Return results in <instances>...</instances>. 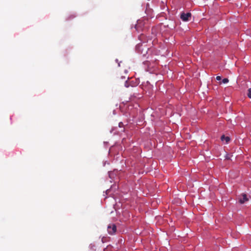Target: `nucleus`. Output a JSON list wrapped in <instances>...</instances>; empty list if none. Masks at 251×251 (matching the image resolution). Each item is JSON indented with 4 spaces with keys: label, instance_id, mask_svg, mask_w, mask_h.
Listing matches in <instances>:
<instances>
[{
    "label": "nucleus",
    "instance_id": "nucleus-1",
    "mask_svg": "<svg viewBox=\"0 0 251 251\" xmlns=\"http://www.w3.org/2000/svg\"><path fill=\"white\" fill-rule=\"evenodd\" d=\"M117 230V227L115 224H111L108 225L107 227V231L109 234L113 235L115 233Z\"/></svg>",
    "mask_w": 251,
    "mask_h": 251
},
{
    "label": "nucleus",
    "instance_id": "nucleus-2",
    "mask_svg": "<svg viewBox=\"0 0 251 251\" xmlns=\"http://www.w3.org/2000/svg\"><path fill=\"white\" fill-rule=\"evenodd\" d=\"M191 13L190 12H188L187 13L183 12L181 14L180 18L183 21H188L189 19L191 18Z\"/></svg>",
    "mask_w": 251,
    "mask_h": 251
},
{
    "label": "nucleus",
    "instance_id": "nucleus-3",
    "mask_svg": "<svg viewBox=\"0 0 251 251\" xmlns=\"http://www.w3.org/2000/svg\"><path fill=\"white\" fill-rule=\"evenodd\" d=\"M248 200L247 195L246 194H243L242 198L239 200V201L241 203H244L245 202Z\"/></svg>",
    "mask_w": 251,
    "mask_h": 251
},
{
    "label": "nucleus",
    "instance_id": "nucleus-4",
    "mask_svg": "<svg viewBox=\"0 0 251 251\" xmlns=\"http://www.w3.org/2000/svg\"><path fill=\"white\" fill-rule=\"evenodd\" d=\"M221 139L223 142H225L226 144L228 143L230 140V138L228 136H225L224 135H222Z\"/></svg>",
    "mask_w": 251,
    "mask_h": 251
},
{
    "label": "nucleus",
    "instance_id": "nucleus-5",
    "mask_svg": "<svg viewBox=\"0 0 251 251\" xmlns=\"http://www.w3.org/2000/svg\"><path fill=\"white\" fill-rule=\"evenodd\" d=\"M247 95L249 98L251 99V88L249 89Z\"/></svg>",
    "mask_w": 251,
    "mask_h": 251
},
{
    "label": "nucleus",
    "instance_id": "nucleus-6",
    "mask_svg": "<svg viewBox=\"0 0 251 251\" xmlns=\"http://www.w3.org/2000/svg\"><path fill=\"white\" fill-rule=\"evenodd\" d=\"M228 81H229V80L227 78H224L222 80V83H226L228 82Z\"/></svg>",
    "mask_w": 251,
    "mask_h": 251
},
{
    "label": "nucleus",
    "instance_id": "nucleus-7",
    "mask_svg": "<svg viewBox=\"0 0 251 251\" xmlns=\"http://www.w3.org/2000/svg\"><path fill=\"white\" fill-rule=\"evenodd\" d=\"M125 86L126 87H128L129 86L128 84V83H127V81L126 80H125Z\"/></svg>",
    "mask_w": 251,
    "mask_h": 251
},
{
    "label": "nucleus",
    "instance_id": "nucleus-8",
    "mask_svg": "<svg viewBox=\"0 0 251 251\" xmlns=\"http://www.w3.org/2000/svg\"><path fill=\"white\" fill-rule=\"evenodd\" d=\"M216 79L217 80H221V77L220 76H217Z\"/></svg>",
    "mask_w": 251,
    "mask_h": 251
},
{
    "label": "nucleus",
    "instance_id": "nucleus-9",
    "mask_svg": "<svg viewBox=\"0 0 251 251\" xmlns=\"http://www.w3.org/2000/svg\"><path fill=\"white\" fill-rule=\"evenodd\" d=\"M123 123H119V126H120V127H121V126H123Z\"/></svg>",
    "mask_w": 251,
    "mask_h": 251
},
{
    "label": "nucleus",
    "instance_id": "nucleus-10",
    "mask_svg": "<svg viewBox=\"0 0 251 251\" xmlns=\"http://www.w3.org/2000/svg\"><path fill=\"white\" fill-rule=\"evenodd\" d=\"M121 78H122V79H125V80L126 79V77L125 76H122V77H121Z\"/></svg>",
    "mask_w": 251,
    "mask_h": 251
},
{
    "label": "nucleus",
    "instance_id": "nucleus-11",
    "mask_svg": "<svg viewBox=\"0 0 251 251\" xmlns=\"http://www.w3.org/2000/svg\"><path fill=\"white\" fill-rule=\"evenodd\" d=\"M142 47H143V45H140V46H139V49H140V48H142Z\"/></svg>",
    "mask_w": 251,
    "mask_h": 251
},
{
    "label": "nucleus",
    "instance_id": "nucleus-12",
    "mask_svg": "<svg viewBox=\"0 0 251 251\" xmlns=\"http://www.w3.org/2000/svg\"><path fill=\"white\" fill-rule=\"evenodd\" d=\"M135 28L137 29H138V25H136L135 26Z\"/></svg>",
    "mask_w": 251,
    "mask_h": 251
},
{
    "label": "nucleus",
    "instance_id": "nucleus-13",
    "mask_svg": "<svg viewBox=\"0 0 251 251\" xmlns=\"http://www.w3.org/2000/svg\"><path fill=\"white\" fill-rule=\"evenodd\" d=\"M141 53H143V55H145L146 53H143V52H141Z\"/></svg>",
    "mask_w": 251,
    "mask_h": 251
}]
</instances>
